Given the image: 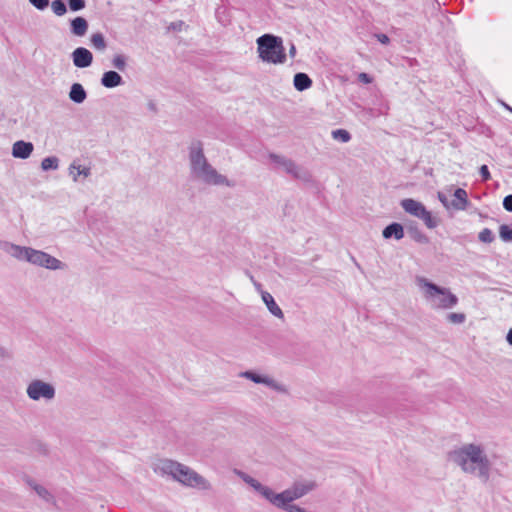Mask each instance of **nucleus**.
I'll use <instances>...</instances> for the list:
<instances>
[{"label":"nucleus","instance_id":"f257e3e1","mask_svg":"<svg viewBox=\"0 0 512 512\" xmlns=\"http://www.w3.org/2000/svg\"><path fill=\"white\" fill-rule=\"evenodd\" d=\"M190 175L207 185H225L234 187L235 182L220 174L208 161L204 154L202 141L194 139L188 147Z\"/></svg>","mask_w":512,"mask_h":512},{"label":"nucleus","instance_id":"f03ea898","mask_svg":"<svg viewBox=\"0 0 512 512\" xmlns=\"http://www.w3.org/2000/svg\"><path fill=\"white\" fill-rule=\"evenodd\" d=\"M449 459L461 467L463 472L476 475L483 483L490 478L491 463L481 448L476 444H466L450 451Z\"/></svg>","mask_w":512,"mask_h":512},{"label":"nucleus","instance_id":"7ed1b4c3","mask_svg":"<svg viewBox=\"0 0 512 512\" xmlns=\"http://www.w3.org/2000/svg\"><path fill=\"white\" fill-rule=\"evenodd\" d=\"M154 471L161 475L171 476L184 486L209 490L210 483L190 467L171 459H161L155 465Z\"/></svg>","mask_w":512,"mask_h":512},{"label":"nucleus","instance_id":"20e7f679","mask_svg":"<svg viewBox=\"0 0 512 512\" xmlns=\"http://www.w3.org/2000/svg\"><path fill=\"white\" fill-rule=\"evenodd\" d=\"M0 248L13 258L35 266L49 270H62L65 268V264L62 261L41 250L16 245L7 241L1 242Z\"/></svg>","mask_w":512,"mask_h":512},{"label":"nucleus","instance_id":"39448f33","mask_svg":"<svg viewBox=\"0 0 512 512\" xmlns=\"http://www.w3.org/2000/svg\"><path fill=\"white\" fill-rule=\"evenodd\" d=\"M416 283L432 309L448 310L458 304V297L449 288L438 286L425 277H417Z\"/></svg>","mask_w":512,"mask_h":512},{"label":"nucleus","instance_id":"423d86ee","mask_svg":"<svg viewBox=\"0 0 512 512\" xmlns=\"http://www.w3.org/2000/svg\"><path fill=\"white\" fill-rule=\"evenodd\" d=\"M259 57L267 63L283 64L286 62V53L283 40L273 34H264L257 39Z\"/></svg>","mask_w":512,"mask_h":512},{"label":"nucleus","instance_id":"0eeeda50","mask_svg":"<svg viewBox=\"0 0 512 512\" xmlns=\"http://www.w3.org/2000/svg\"><path fill=\"white\" fill-rule=\"evenodd\" d=\"M26 394L30 400L46 402L52 401L56 395V389L53 384L41 379L32 380L26 388Z\"/></svg>","mask_w":512,"mask_h":512},{"label":"nucleus","instance_id":"6e6552de","mask_svg":"<svg viewBox=\"0 0 512 512\" xmlns=\"http://www.w3.org/2000/svg\"><path fill=\"white\" fill-rule=\"evenodd\" d=\"M269 159L276 165V168L283 169L287 174L291 175L293 178L305 182L310 181L309 172L303 169L302 167L298 166L293 160L275 153H270Z\"/></svg>","mask_w":512,"mask_h":512},{"label":"nucleus","instance_id":"1a4fd4ad","mask_svg":"<svg viewBox=\"0 0 512 512\" xmlns=\"http://www.w3.org/2000/svg\"><path fill=\"white\" fill-rule=\"evenodd\" d=\"M315 488L314 482H295L290 488L280 493L275 492V496L285 497L286 499L297 500Z\"/></svg>","mask_w":512,"mask_h":512},{"label":"nucleus","instance_id":"9d476101","mask_svg":"<svg viewBox=\"0 0 512 512\" xmlns=\"http://www.w3.org/2000/svg\"><path fill=\"white\" fill-rule=\"evenodd\" d=\"M73 64L77 68H87L93 62V54L84 47L76 48L71 54Z\"/></svg>","mask_w":512,"mask_h":512},{"label":"nucleus","instance_id":"9b49d317","mask_svg":"<svg viewBox=\"0 0 512 512\" xmlns=\"http://www.w3.org/2000/svg\"><path fill=\"white\" fill-rule=\"evenodd\" d=\"M242 376L246 379H249L257 384H265L266 386L278 391V392H285V388L278 384L275 380L272 378H269L267 376L259 375L253 371H245L242 373Z\"/></svg>","mask_w":512,"mask_h":512},{"label":"nucleus","instance_id":"f8f14e48","mask_svg":"<svg viewBox=\"0 0 512 512\" xmlns=\"http://www.w3.org/2000/svg\"><path fill=\"white\" fill-rule=\"evenodd\" d=\"M33 150L32 142L18 140L12 146V156L17 159H27L31 156Z\"/></svg>","mask_w":512,"mask_h":512},{"label":"nucleus","instance_id":"ddd939ff","mask_svg":"<svg viewBox=\"0 0 512 512\" xmlns=\"http://www.w3.org/2000/svg\"><path fill=\"white\" fill-rule=\"evenodd\" d=\"M400 205L406 213L417 218H419L423 211L426 209V207L421 202L412 198L403 199Z\"/></svg>","mask_w":512,"mask_h":512},{"label":"nucleus","instance_id":"4468645a","mask_svg":"<svg viewBox=\"0 0 512 512\" xmlns=\"http://www.w3.org/2000/svg\"><path fill=\"white\" fill-rule=\"evenodd\" d=\"M454 199L450 201L451 208L454 210H465L469 204L468 194L465 189L457 188L454 191Z\"/></svg>","mask_w":512,"mask_h":512},{"label":"nucleus","instance_id":"2eb2a0df","mask_svg":"<svg viewBox=\"0 0 512 512\" xmlns=\"http://www.w3.org/2000/svg\"><path fill=\"white\" fill-rule=\"evenodd\" d=\"M88 22L84 17L78 16L70 21V31L77 37H83L88 31Z\"/></svg>","mask_w":512,"mask_h":512},{"label":"nucleus","instance_id":"dca6fc26","mask_svg":"<svg viewBox=\"0 0 512 512\" xmlns=\"http://www.w3.org/2000/svg\"><path fill=\"white\" fill-rule=\"evenodd\" d=\"M382 236L385 239L401 240L404 237V228L402 224L393 222L383 229Z\"/></svg>","mask_w":512,"mask_h":512},{"label":"nucleus","instance_id":"f3484780","mask_svg":"<svg viewBox=\"0 0 512 512\" xmlns=\"http://www.w3.org/2000/svg\"><path fill=\"white\" fill-rule=\"evenodd\" d=\"M101 84L106 88H115L123 84V79L118 72L110 70L102 75Z\"/></svg>","mask_w":512,"mask_h":512},{"label":"nucleus","instance_id":"a211bd4d","mask_svg":"<svg viewBox=\"0 0 512 512\" xmlns=\"http://www.w3.org/2000/svg\"><path fill=\"white\" fill-rule=\"evenodd\" d=\"M261 296H262V300L266 304L269 312L272 315H274L275 317L283 319L284 314H283L281 308L275 302L273 296L269 292H266V291H261Z\"/></svg>","mask_w":512,"mask_h":512},{"label":"nucleus","instance_id":"6ab92c4d","mask_svg":"<svg viewBox=\"0 0 512 512\" xmlns=\"http://www.w3.org/2000/svg\"><path fill=\"white\" fill-rule=\"evenodd\" d=\"M312 79L303 72H298L294 75L293 85L297 91H305L312 86Z\"/></svg>","mask_w":512,"mask_h":512},{"label":"nucleus","instance_id":"aec40b11","mask_svg":"<svg viewBox=\"0 0 512 512\" xmlns=\"http://www.w3.org/2000/svg\"><path fill=\"white\" fill-rule=\"evenodd\" d=\"M69 98L74 103L81 104L86 100L87 93L80 83H74L70 88Z\"/></svg>","mask_w":512,"mask_h":512},{"label":"nucleus","instance_id":"412c9836","mask_svg":"<svg viewBox=\"0 0 512 512\" xmlns=\"http://www.w3.org/2000/svg\"><path fill=\"white\" fill-rule=\"evenodd\" d=\"M407 233L409 234L411 239L417 243H420V244H428L429 243L428 236L421 231V229L418 227V225L416 223L409 224L407 226Z\"/></svg>","mask_w":512,"mask_h":512},{"label":"nucleus","instance_id":"4be33fe9","mask_svg":"<svg viewBox=\"0 0 512 512\" xmlns=\"http://www.w3.org/2000/svg\"><path fill=\"white\" fill-rule=\"evenodd\" d=\"M419 219H421L429 229H434L439 225V219L435 216H432L431 212L427 209L423 211Z\"/></svg>","mask_w":512,"mask_h":512},{"label":"nucleus","instance_id":"5701e85b","mask_svg":"<svg viewBox=\"0 0 512 512\" xmlns=\"http://www.w3.org/2000/svg\"><path fill=\"white\" fill-rule=\"evenodd\" d=\"M70 174L73 176V180L77 181V177L79 175H83L84 177H88L90 175V168L82 167L80 165H76L72 163L69 167Z\"/></svg>","mask_w":512,"mask_h":512},{"label":"nucleus","instance_id":"b1692460","mask_svg":"<svg viewBox=\"0 0 512 512\" xmlns=\"http://www.w3.org/2000/svg\"><path fill=\"white\" fill-rule=\"evenodd\" d=\"M91 43L95 49L100 51L105 50L107 47L106 40L100 32L92 34Z\"/></svg>","mask_w":512,"mask_h":512},{"label":"nucleus","instance_id":"393cba45","mask_svg":"<svg viewBox=\"0 0 512 512\" xmlns=\"http://www.w3.org/2000/svg\"><path fill=\"white\" fill-rule=\"evenodd\" d=\"M59 167V159L56 156L46 157L41 162V168L44 171L56 170Z\"/></svg>","mask_w":512,"mask_h":512},{"label":"nucleus","instance_id":"a878e982","mask_svg":"<svg viewBox=\"0 0 512 512\" xmlns=\"http://www.w3.org/2000/svg\"><path fill=\"white\" fill-rule=\"evenodd\" d=\"M333 139L342 143H347L351 139V134L345 129H336L332 131Z\"/></svg>","mask_w":512,"mask_h":512},{"label":"nucleus","instance_id":"bb28decb","mask_svg":"<svg viewBox=\"0 0 512 512\" xmlns=\"http://www.w3.org/2000/svg\"><path fill=\"white\" fill-rule=\"evenodd\" d=\"M52 11L57 16H63L67 12V6L64 0H54L51 4Z\"/></svg>","mask_w":512,"mask_h":512},{"label":"nucleus","instance_id":"cd10ccee","mask_svg":"<svg viewBox=\"0 0 512 512\" xmlns=\"http://www.w3.org/2000/svg\"><path fill=\"white\" fill-rule=\"evenodd\" d=\"M478 239L483 243H492L495 239V235L489 228H484L479 232Z\"/></svg>","mask_w":512,"mask_h":512},{"label":"nucleus","instance_id":"c85d7f7f","mask_svg":"<svg viewBox=\"0 0 512 512\" xmlns=\"http://www.w3.org/2000/svg\"><path fill=\"white\" fill-rule=\"evenodd\" d=\"M500 238L505 242H512V228L506 224L499 227Z\"/></svg>","mask_w":512,"mask_h":512},{"label":"nucleus","instance_id":"c756f323","mask_svg":"<svg viewBox=\"0 0 512 512\" xmlns=\"http://www.w3.org/2000/svg\"><path fill=\"white\" fill-rule=\"evenodd\" d=\"M112 65L119 71H124L126 69V57L122 54L114 56L112 59Z\"/></svg>","mask_w":512,"mask_h":512},{"label":"nucleus","instance_id":"7c9ffc66","mask_svg":"<svg viewBox=\"0 0 512 512\" xmlns=\"http://www.w3.org/2000/svg\"><path fill=\"white\" fill-rule=\"evenodd\" d=\"M33 489L39 495V497H41L45 501L49 502L53 499L52 495L49 493V491L45 487L35 484V485H33Z\"/></svg>","mask_w":512,"mask_h":512},{"label":"nucleus","instance_id":"2f4dec72","mask_svg":"<svg viewBox=\"0 0 512 512\" xmlns=\"http://www.w3.org/2000/svg\"><path fill=\"white\" fill-rule=\"evenodd\" d=\"M447 320L450 322V323H453V324H462L465 322L466 320V315L464 313H456V312H452V313H449L447 315Z\"/></svg>","mask_w":512,"mask_h":512},{"label":"nucleus","instance_id":"473e14b6","mask_svg":"<svg viewBox=\"0 0 512 512\" xmlns=\"http://www.w3.org/2000/svg\"><path fill=\"white\" fill-rule=\"evenodd\" d=\"M68 5L71 11L77 12L85 8V0H68Z\"/></svg>","mask_w":512,"mask_h":512},{"label":"nucleus","instance_id":"72a5a7b5","mask_svg":"<svg viewBox=\"0 0 512 512\" xmlns=\"http://www.w3.org/2000/svg\"><path fill=\"white\" fill-rule=\"evenodd\" d=\"M29 2L38 10H45L49 5V0H29Z\"/></svg>","mask_w":512,"mask_h":512},{"label":"nucleus","instance_id":"f704fd0d","mask_svg":"<svg viewBox=\"0 0 512 512\" xmlns=\"http://www.w3.org/2000/svg\"><path fill=\"white\" fill-rule=\"evenodd\" d=\"M479 173L482 177V181H488L490 180L491 178V175H490V172H489V169H488V166L487 165H482L480 168H479Z\"/></svg>","mask_w":512,"mask_h":512},{"label":"nucleus","instance_id":"c9c22d12","mask_svg":"<svg viewBox=\"0 0 512 512\" xmlns=\"http://www.w3.org/2000/svg\"><path fill=\"white\" fill-rule=\"evenodd\" d=\"M503 207L508 212H512V194L507 195L503 199Z\"/></svg>","mask_w":512,"mask_h":512},{"label":"nucleus","instance_id":"e433bc0d","mask_svg":"<svg viewBox=\"0 0 512 512\" xmlns=\"http://www.w3.org/2000/svg\"><path fill=\"white\" fill-rule=\"evenodd\" d=\"M374 36L381 44L387 45L390 43V38L386 34L376 33Z\"/></svg>","mask_w":512,"mask_h":512},{"label":"nucleus","instance_id":"4c0bfd02","mask_svg":"<svg viewBox=\"0 0 512 512\" xmlns=\"http://www.w3.org/2000/svg\"><path fill=\"white\" fill-rule=\"evenodd\" d=\"M438 199L443 204V206L447 209L451 208L450 202L448 201L446 195L444 193H438Z\"/></svg>","mask_w":512,"mask_h":512},{"label":"nucleus","instance_id":"58836bf2","mask_svg":"<svg viewBox=\"0 0 512 512\" xmlns=\"http://www.w3.org/2000/svg\"><path fill=\"white\" fill-rule=\"evenodd\" d=\"M358 79L365 84L372 82V78L367 73H360Z\"/></svg>","mask_w":512,"mask_h":512},{"label":"nucleus","instance_id":"ea45409f","mask_svg":"<svg viewBox=\"0 0 512 512\" xmlns=\"http://www.w3.org/2000/svg\"><path fill=\"white\" fill-rule=\"evenodd\" d=\"M182 25H183V22H182V21L172 22V23L170 24V26H169V29L180 31V30H181Z\"/></svg>","mask_w":512,"mask_h":512},{"label":"nucleus","instance_id":"a19ab883","mask_svg":"<svg viewBox=\"0 0 512 512\" xmlns=\"http://www.w3.org/2000/svg\"><path fill=\"white\" fill-rule=\"evenodd\" d=\"M296 53H297V50H296V46L294 43H290V47H289V56L291 58H294L296 56Z\"/></svg>","mask_w":512,"mask_h":512},{"label":"nucleus","instance_id":"79ce46f5","mask_svg":"<svg viewBox=\"0 0 512 512\" xmlns=\"http://www.w3.org/2000/svg\"><path fill=\"white\" fill-rule=\"evenodd\" d=\"M9 356L8 350L5 347L0 346V358H8Z\"/></svg>","mask_w":512,"mask_h":512},{"label":"nucleus","instance_id":"37998d69","mask_svg":"<svg viewBox=\"0 0 512 512\" xmlns=\"http://www.w3.org/2000/svg\"><path fill=\"white\" fill-rule=\"evenodd\" d=\"M506 340H507L508 344L512 346V328L509 329L507 336H506Z\"/></svg>","mask_w":512,"mask_h":512},{"label":"nucleus","instance_id":"c03bdc74","mask_svg":"<svg viewBox=\"0 0 512 512\" xmlns=\"http://www.w3.org/2000/svg\"><path fill=\"white\" fill-rule=\"evenodd\" d=\"M148 108L153 111V112H156L157 111V107H156V104L153 102V101H150L148 103Z\"/></svg>","mask_w":512,"mask_h":512},{"label":"nucleus","instance_id":"a18cd8bd","mask_svg":"<svg viewBox=\"0 0 512 512\" xmlns=\"http://www.w3.org/2000/svg\"><path fill=\"white\" fill-rule=\"evenodd\" d=\"M253 283H254L255 288L261 292L262 285L254 280H253Z\"/></svg>","mask_w":512,"mask_h":512}]
</instances>
